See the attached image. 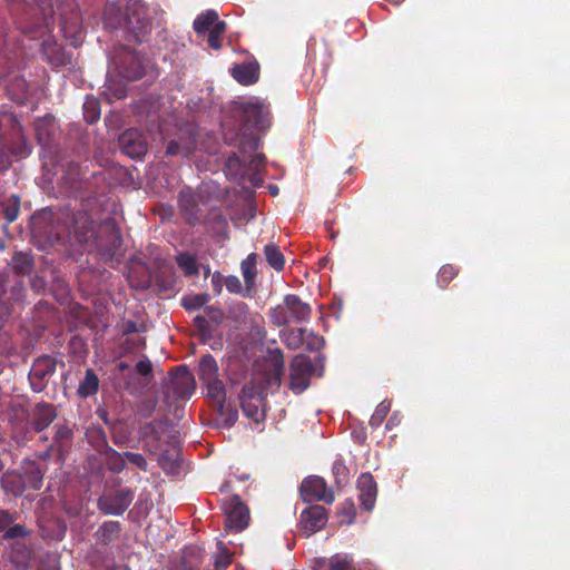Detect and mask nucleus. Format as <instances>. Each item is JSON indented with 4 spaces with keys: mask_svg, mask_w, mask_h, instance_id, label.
Masks as SVG:
<instances>
[{
    "mask_svg": "<svg viewBox=\"0 0 570 570\" xmlns=\"http://www.w3.org/2000/svg\"><path fill=\"white\" fill-rule=\"evenodd\" d=\"M60 215L43 208L31 216V236L39 249L63 245L66 232L72 234L80 245H92L96 249H119L122 244L120 229L114 219L99 225L86 213H72L68 227L59 224Z\"/></svg>",
    "mask_w": 570,
    "mask_h": 570,
    "instance_id": "f257e3e1",
    "label": "nucleus"
},
{
    "mask_svg": "<svg viewBox=\"0 0 570 570\" xmlns=\"http://www.w3.org/2000/svg\"><path fill=\"white\" fill-rule=\"evenodd\" d=\"M273 370L268 373H255L250 383L246 384L239 395L244 414L254 422H261L265 416L264 395L267 390L281 385L284 358L279 348L271 351Z\"/></svg>",
    "mask_w": 570,
    "mask_h": 570,
    "instance_id": "f03ea898",
    "label": "nucleus"
},
{
    "mask_svg": "<svg viewBox=\"0 0 570 570\" xmlns=\"http://www.w3.org/2000/svg\"><path fill=\"white\" fill-rule=\"evenodd\" d=\"M259 140L255 136H243L239 141V155H230L225 163V174L228 179L239 185L249 183L252 187L263 184L265 155L256 154Z\"/></svg>",
    "mask_w": 570,
    "mask_h": 570,
    "instance_id": "7ed1b4c3",
    "label": "nucleus"
},
{
    "mask_svg": "<svg viewBox=\"0 0 570 570\" xmlns=\"http://www.w3.org/2000/svg\"><path fill=\"white\" fill-rule=\"evenodd\" d=\"M147 7L141 0H129L124 22V31L129 41L141 43L151 32Z\"/></svg>",
    "mask_w": 570,
    "mask_h": 570,
    "instance_id": "20e7f679",
    "label": "nucleus"
},
{
    "mask_svg": "<svg viewBox=\"0 0 570 570\" xmlns=\"http://www.w3.org/2000/svg\"><path fill=\"white\" fill-rule=\"evenodd\" d=\"M199 379L206 389V395L209 397L217 410L223 414L226 401L225 385L218 377V366L212 355H205L199 363Z\"/></svg>",
    "mask_w": 570,
    "mask_h": 570,
    "instance_id": "39448f33",
    "label": "nucleus"
},
{
    "mask_svg": "<svg viewBox=\"0 0 570 570\" xmlns=\"http://www.w3.org/2000/svg\"><path fill=\"white\" fill-rule=\"evenodd\" d=\"M309 314L311 308L306 303H303L296 295H287L283 304L272 309L271 317L276 325L282 326L306 322Z\"/></svg>",
    "mask_w": 570,
    "mask_h": 570,
    "instance_id": "423d86ee",
    "label": "nucleus"
},
{
    "mask_svg": "<svg viewBox=\"0 0 570 570\" xmlns=\"http://www.w3.org/2000/svg\"><path fill=\"white\" fill-rule=\"evenodd\" d=\"M111 62L124 79L134 81L145 76V66L139 53L124 45L115 49Z\"/></svg>",
    "mask_w": 570,
    "mask_h": 570,
    "instance_id": "0eeeda50",
    "label": "nucleus"
},
{
    "mask_svg": "<svg viewBox=\"0 0 570 570\" xmlns=\"http://www.w3.org/2000/svg\"><path fill=\"white\" fill-rule=\"evenodd\" d=\"M315 374L321 375V372L317 371L308 356H295L291 365V389L295 393H302L309 385L311 376Z\"/></svg>",
    "mask_w": 570,
    "mask_h": 570,
    "instance_id": "6e6552de",
    "label": "nucleus"
},
{
    "mask_svg": "<svg viewBox=\"0 0 570 570\" xmlns=\"http://www.w3.org/2000/svg\"><path fill=\"white\" fill-rule=\"evenodd\" d=\"M223 510L226 517V528L239 532L249 524L250 514L247 505L238 495H233L223 503Z\"/></svg>",
    "mask_w": 570,
    "mask_h": 570,
    "instance_id": "1a4fd4ad",
    "label": "nucleus"
},
{
    "mask_svg": "<svg viewBox=\"0 0 570 570\" xmlns=\"http://www.w3.org/2000/svg\"><path fill=\"white\" fill-rule=\"evenodd\" d=\"M63 181L69 186L72 195H96L92 190V181L83 173L78 163H68L63 176Z\"/></svg>",
    "mask_w": 570,
    "mask_h": 570,
    "instance_id": "9d476101",
    "label": "nucleus"
},
{
    "mask_svg": "<svg viewBox=\"0 0 570 570\" xmlns=\"http://www.w3.org/2000/svg\"><path fill=\"white\" fill-rule=\"evenodd\" d=\"M119 148L130 158L140 159L147 153V139L137 128L125 130L118 138Z\"/></svg>",
    "mask_w": 570,
    "mask_h": 570,
    "instance_id": "9b49d317",
    "label": "nucleus"
},
{
    "mask_svg": "<svg viewBox=\"0 0 570 570\" xmlns=\"http://www.w3.org/2000/svg\"><path fill=\"white\" fill-rule=\"evenodd\" d=\"M301 495L307 502L324 501L325 503H332L334 501V493L327 489L325 481L316 475L303 480Z\"/></svg>",
    "mask_w": 570,
    "mask_h": 570,
    "instance_id": "f8f14e48",
    "label": "nucleus"
},
{
    "mask_svg": "<svg viewBox=\"0 0 570 570\" xmlns=\"http://www.w3.org/2000/svg\"><path fill=\"white\" fill-rule=\"evenodd\" d=\"M132 493L128 489H121L106 494L99 499V508L107 514L120 515L132 501Z\"/></svg>",
    "mask_w": 570,
    "mask_h": 570,
    "instance_id": "ddd939ff",
    "label": "nucleus"
},
{
    "mask_svg": "<svg viewBox=\"0 0 570 570\" xmlns=\"http://www.w3.org/2000/svg\"><path fill=\"white\" fill-rule=\"evenodd\" d=\"M230 75L242 86H250L259 80L261 66L256 59L250 58L233 65Z\"/></svg>",
    "mask_w": 570,
    "mask_h": 570,
    "instance_id": "4468645a",
    "label": "nucleus"
},
{
    "mask_svg": "<svg viewBox=\"0 0 570 570\" xmlns=\"http://www.w3.org/2000/svg\"><path fill=\"white\" fill-rule=\"evenodd\" d=\"M326 510L321 505H313L301 513V528L306 535H311L326 524Z\"/></svg>",
    "mask_w": 570,
    "mask_h": 570,
    "instance_id": "2eb2a0df",
    "label": "nucleus"
},
{
    "mask_svg": "<svg viewBox=\"0 0 570 570\" xmlns=\"http://www.w3.org/2000/svg\"><path fill=\"white\" fill-rule=\"evenodd\" d=\"M7 119L10 121L12 134V141L8 147L10 154L18 158L28 157L32 151V146L22 134V127L20 122L16 117H7Z\"/></svg>",
    "mask_w": 570,
    "mask_h": 570,
    "instance_id": "dca6fc26",
    "label": "nucleus"
},
{
    "mask_svg": "<svg viewBox=\"0 0 570 570\" xmlns=\"http://www.w3.org/2000/svg\"><path fill=\"white\" fill-rule=\"evenodd\" d=\"M179 208L183 217L189 224L194 225L202 222L203 210L199 207V196L190 191H180Z\"/></svg>",
    "mask_w": 570,
    "mask_h": 570,
    "instance_id": "f3484780",
    "label": "nucleus"
},
{
    "mask_svg": "<svg viewBox=\"0 0 570 570\" xmlns=\"http://www.w3.org/2000/svg\"><path fill=\"white\" fill-rule=\"evenodd\" d=\"M358 499L365 510H372L377 494L376 483L370 473H363L357 479Z\"/></svg>",
    "mask_w": 570,
    "mask_h": 570,
    "instance_id": "a211bd4d",
    "label": "nucleus"
},
{
    "mask_svg": "<svg viewBox=\"0 0 570 570\" xmlns=\"http://www.w3.org/2000/svg\"><path fill=\"white\" fill-rule=\"evenodd\" d=\"M171 385L179 397H189L195 390V380L185 366H179L173 374Z\"/></svg>",
    "mask_w": 570,
    "mask_h": 570,
    "instance_id": "6ab92c4d",
    "label": "nucleus"
},
{
    "mask_svg": "<svg viewBox=\"0 0 570 570\" xmlns=\"http://www.w3.org/2000/svg\"><path fill=\"white\" fill-rule=\"evenodd\" d=\"M55 366L50 358H39L31 367L29 379L35 391H41L42 384L37 383L36 380L41 381L47 375L52 374Z\"/></svg>",
    "mask_w": 570,
    "mask_h": 570,
    "instance_id": "aec40b11",
    "label": "nucleus"
},
{
    "mask_svg": "<svg viewBox=\"0 0 570 570\" xmlns=\"http://www.w3.org/2000/svg\"><path fill=\"white\" fill-rule=\"evenodd\" d=\"M219 16L216 10L208 9L199 13L194 20V31L199 36L208 32L214 28L215 23L219 22Z\"/></svg>",
    "mask_w": 570,
    "mask_h": 570,
    "instance_id": "412c9836",
    "label": "nucleus"
},
{
    "mask_svg": "<svg viewBox=\"0 0 570 570\" xmlns=\"http://www.w3.org/2000/svg\"><path fill=\"white\" fill-rule=\"evenodd\" d=\"M205 225L207 227V230L210 232L212 235L222 238L226 237L228 224L226 218L220 214L219 210H210L205 220Z\"/></svg>",
    "mask_w": 570,
    "mask_h": 570,
    "instance_id": "4be33fe9",
    "label": "nucleus"
},
{
    "mask_svg": "<svg viewBox=\"0 0 570 570\" xmlns=\"http://www.w3.org/2000/svg\"><path fill=\"white\" fill-rule=\"evenodd\" d=\"M2 488L8 494H12L14 497L21 495L24 491V480L23 476L16 472L4 473L1 478Z\"/></svg>",
    "mask_w": 570,
    "mask_h": 570,
    "instance_id": "5701e85b",
    "label": "nucleus"
},
{
    "mask_svg": "<svg viewBox=\"0 0 570 570\" xmlns=\"http://www.w3.org/2000/svg\"><path fill=\"white\" fill-rule=\"evenodd\" d=\"M42 53L46 56L47 61L53 66H63L66 63L63 49L56 42L45 41L42 43Z\"/></svg>",
    "mask_w": 570,
    "mask_h": 570,
    "instance_id": "b1692460",
    "label": "nucleus"
},
{
    "mask_svg": "<svg viewBox=\"0 0 570 570\" xmlns=\"http://www.w3.org/2000/svg\"><path fill=\"white\" fill-rule=\"evenodd\" d=\"M83 118L88 124H95L100 118L99 100L92 96H87L83 102Z\"/></svg>",
    "mask_w": 570,
    "mask_h": 570,
    "instance_id": "393cba45",
    "label": "nucleus"
},
{
    "mask_svg": "<svg viewBox=\"0 0 570 570\" xmlns=\"http://www.w3.org/2000/svg\"><path fill=\"white\" fill-rule=\"evenodd\" d=\"M242 273L247 287L250 289L254 286L255 277L257 274L256 269V254L252 253L242 263Z\"/></svg>",
    "mask_w": 570,
    "mask_h": 570,
    "instance_id": "a878e982",
    "label": "nucleus"
},
{
    "mask_svg": "<svg viewBox=\"0 0 570 570\" xmlns=\"http://www.w3.org/2000/svg\"><path fill=\"white\" fill-rule=\"evenodd\" d=\"M98 384H99V381H98L97 375L94 373V371L87 370L85 379L79 385L78 393L85 397L92 395L94 393L97 392Z\"/></svg>",
    "mask_w": 570,
    "mask_h": 570,
    "instance_id": "bb28decb",
    "label": "nucleus"
},
{
    "mask_svg": "<svg viewBox=\"0 0 570 570\" xmlns=\"http://www.w3.org/2000/svg\"><path fill=\"white\" fill-rule=\"evenodd\" d=\"M227 29V23L225 21H219L215 23L214 28L208 31L207 43L208 47L214 50H219L222 48V36L225 33Z\"/></svg>",
    "mask_w": 570,
    "mask_h": 570,
    "instance_id": "cd10ccee",
    "label": "nucleus"
},
{
    "mask_svg": "<svg viewBox=\"0 0 570 570\" xmlns=\"http://www.w3.org/2000/svg\"><path fill=\"white\" fill-rule=\"evenodd\" d=\"M11 266L18 273H29L32 266V258L29 252H14V255L11 259Z\"/></svg>",
    "mask_w": 570,
    "mask_h": 570,
    "instance_id": "c85d7f7f",
    "label": "nucleus"
},
{
    "mask_svg": "<svg viewBox=\"0 0 570 570\" xmlns=\"http://www.w3.org/2000/svg\"><path fill=\"white\" fill-rule=\"evenodd\" d=\"M284 342L292 350L303 347L305 342V330L296 328L287 331L284 334Z\"/></svg>",
    "mask_w": 570,
    "mask_h": 570,
    "instance_id": "c756f323",
    "label": "nucleus"
},
{
    "mask_svg": "<svg viewBox=\"0 0 570 570\" xmlns=\"http://www.w3.org/2000/svg\"><path fill=\"white\" fill-rule=\"evenodd\" d=\"M22 476L24 480V489L27 487L31 489H39L42 483V474L35 464H30Z\"/></svg>",
    "mask_w": 570,
    "mask_h": 570,
    "instance_id": "7c9ffc66",
    "label": "nucleus"
},
{
    "mask_svg": "<svg viewBox=\"0 0 570 570\" xmlns=\"http://www.w3.org/2000/svg\"><path fill=\"white\" fill-rule=\"evenodd\" d=\"M20 212V199L18 196H11L3 204V215L8 223H12L17 219Z\"/></svg>",
    "mask_w": 570,
    "mask_h": 570,
    "instance_id": "2f4dec72",
    "label": "nucleus"
},
{
    "mask_svg": "<svg viewBox=\"0 0 570 570\" xmlns=\"http://www.w3.org/2000/svg\"><path fill=\"white\" fill-rule=\"evenodd\" d=\"M178 265L185 271L186 274H196L198 272L197 264L191 252H183L177 256Z\"/></svg>",
    "mask_w": 570,
    "mask_h": 570,
    "instance_id": "473e14b6",
    "label": "nucleus"
},
{
    "mask_svg": "<svg viewBox=\"0 0 570 570\" xmlns=\"http://www.w3.org/2000/svg\"><path fill=\"white\" fill-rule=\"evenodd\" d=\"M330 570H354L352 557L334 554L330 560Z\"/></svg>",
    "mask_w": 570,
    "mask_h": 570,
    "instance_id": "72a5a7b5",
    "label": "nucleus"
},
{
    "mask_svg": "<svg viewBox=\"0 0 570 570\" xmlns=\"http://www.w3.org/2000/svg\"><path fill=\"white\" fill-rule=\"evenodd\" d=\"M390 411V404L386 402H381L374 413L372 414L370 419V424L372 426H380L383 420L386 417L387 413Z\"/></svg>",
    "mask_w": 570,
    "mask_h": 570,
    "instance_id": "f704fd0d",
    "label": "nucleus"
},
{
    "mask_svg": "<svg viewBox=\"0 0 570 570\" xmlns=\"http://www.w3.org/2000/svg\"><path fill=\"white\" fill-rule=\"evenodd\" d=\"M167 156H188L190 148L187 145H181L177 140H170L166 147Z\"/></svg>",
    "mask_w": 570,
    "mask_h": 570,
    "instance_id": "c9c22d12",
    "label": "nucleus"
},
{
    "mask_svg": "<svg viewBox=\"0 0 570 570\" xmlns=\"http://www.w3.org/2000/svg\"><path fill=\"white\" fill-rule=\"evenodd\" d=\"M324 346V340L323 337L311 333H307L305 330V342L304 346L309 351H318Z\"/></svg>",
    "mask_w": 570,
    "mask_h": 570,
    "instance_id": "e433bc0d",
    "label": "nucleus"
},
{
    "mask_svg": "<svg viewBox=\"0 0 570 570\" xmlns=\"http://www.w3.org/2000/svg\"><path fill=\"white\" fill-rule=\"evenodd\" d=\"M230 563V554L225 548H220L215 556L214 566L215 570H225Z\"/></svg>",
    "mask_w": 570,
    "mask_h": 570,
    "instance_id": "4c0bfd02",
    "label": "nucleus"
},
{
    "mask_svg": "<svg viewBox=\"0 0 570 570\" xmlns=\"http://www.w3.org/2000/svg\"><path fill=\"white\" fill-rule=\"evenodd\" d=\"M455 274H456V271L453 266H451V265L442 266L439 272V275H438V281H439L440 285L446 286L453 279Z\"/></svg>",
    "mask_w": 570,
    "mask_h": 570,
    "instance_id": "58836bf2",
    "label": "nucleus"
},
{
    "mask_svg": "<svg viewBox=\"0 0 570 570\" xmlns=\"http://www.w3.org/2000/svg\"><path fill=\"white\" fill-rule=\"evenodd\" d=\"M266 259L276 271H281L284 267L285 258L282 252H266Z\"/></svg>",
    "mask_w": 570,
    "mask_h": 570,
    "instance_id": "ea45409f",
    "label": "nucleus"
},
{
    "mask_svg": "<svg viewBox=\"0 0 570 570\" xmlns=\"http://www.w3.org/2000/svg\"><path fill=\"white\" fill-rule=\"evenodd\" d=\"M108 465L112 471L119 472L125 465V461L121 454L116 451L108 452Z\"/></svg>",
    "mask_w": 570,
    "mask_h": 570,
    "instance_id": "a19ab883",
    "label": "nucleus"
},
{
    "mask_svg": "<svg viewBox=\"0 0 570 570\" xmlns=\"http://www.w3.org/2000/svg\"><path fill=\"white\" fill-rule=\"evenodd\" d=\"M225 286H226L227 291L232 294H243V292H244L242 282L239 281L238 277L233 276V275L227 276L225 278Z\"/></svg>",
    "mask_w": 570,
    "mask_h": 570,
    "instance_id": "79ce46f5",
    "label": "nucleus"
},
{
    "mask_svg": "<svg viewBox=\"0 0 570 570\" xmlns=\"http://www.w3.org/2000/svg\"><path fill=\"white\" fill-rule=\"evenodd\" d=\"M333 473L336 476V481L338 483H342L346 481L348 471L345 464L342 461L337 460L333 464Z\"/></svg>",
    "mask_w": 570,
    "mask_h": 570,
    "instance_id": "37998d69",
    "label": "nucleus"
},
{
    "mask_svg": "<svg viewBox=\"0 0 570 570\" xmlns=\"http://www.w3.org/2000/svg\"><path fill=\"white\" fill-rule=\"evenodd\" d=\"M205 303H206V296H203V295L186 297L183 301V305L187 309L198 308V307L203 306Z\"/></svg>",
    "mask_w": 570,
    "mask_h": 570,
    "instance_id": "c03bdc74",
    "label": "nucleus"
},
{
    "mask_svg": "<svg viewBox=\"0 0 570 570\" xmlns=\"http://www.w3.org/2000/svg\"><path fill=\"white\" fill-rule=\"evenodd\" d=\"M124 455L127 458V460L131 464L136 465L138 469H140V470H146L147 469V461H146V459L141 454L126 452Z\"/></svg>",
    "mask_w": 570,
    "mask_h": 570,
    "instance_id": "a18cd8bd",
    "label": "nucleus"
},
{
    "mask_svg": "<svg viewBox=\"0 0 570 570\" xmlns=\"http://www.w3.org/2000/svg\"><path fill=\"white\" fill-rule=\"evenodd\" d=\"M42 411L45 413V419L37 422L36 426L38 430L45 429L55 419V413L51 406L46 405L43 406Z\"/></svg>",
    "mask_w": 570,
    "mask_h": 570,
    "instance_id": "49530a36",
    "label": "nucleus"
},
{
    "mask_svg": "<svg viewBox=\"0 0 570 570\" xmlns=\"http://www.w3.org/2000/svg\"><path fill=\"white\" fill-rule=\"evenodd\" d=\"M219 415H220V419L224 420V424L227 425V426H230L233 425L236 421H237V417H238V413L236 410H227L225 411V409L223 410V414L218 411Z\"/></svg>",
    "mask_w": 570,
    "mask_h": 570,
    "instance_id": "de8ad7c7",
    "label": "nucleus"
},
{
    "mask_svg": "<svg viewBox=\"0 0 570 570\" xmlns=\"http://www.w3.org/2000/svg\"><path fill=\"white\" fill-rule=\"evenodd\" d=\"M100 531L105 534H108L109 538L114 534H117L119 532V522L117 521H108V522H105L101 528H100Z\"/></svg>",
    "mask_w": 570,
    "mask_h": 570,
    "instance_id": "09e8293b",
    "label": "nucleus"
},
{
    "mask_svg": "<svg viewBox=\"0 0 570 570\" xmlns=\"http://www.w3.org/2000/svg\"><path fill=\"white\" fill-rule=\"evenodd\" d=\"M244 112L246 116H259L262 112V106L256 102H247L244 105Z\"/></svg>",
    "mask_w": 570,
    "mask_h": 570,
    "instance_id": "8fccbe9b",
    "label": "nucleus"
},
{
    "mask_svg": "<svg viewBox=\"0 0 570 570\" xmlns=\"http://www.w3.org/2000/svg\"><path fill=\"white\" fill-rule=\"evenodd\" d=\"M136 368L139 374L146 376V375L150 374L153 366H151L150 361L146 358V360L139 361L136 365Z\"/></svg>",
    "mask_w": 570,
    "mask_h": 570,
    "instance_id": "3c124183",
    "label": "nucleus"
},
{
    "mask_svg": "<svg viewBox=\"0 0 570 570\" xmlns=\"http://www.w3.org/2000/svg\"><path fill=\"white\" fill-rule=\"evenodd\" d=\"M24 528L21 525L11 527L4 534L6 538H17L24 535Z\"/></svg>",
    "mask_w": 570,
    "mask_h": 570,
    "instance_id": "603ef678",
    "label": "nucleus"
},
{
    "mask_svg": "<svg viewBox=\"0 0 570 570\" xmlns=\"http://www.w3.org/2000/svg\"><path fill=\"white\" fill-rule=\"evenodd\" d=\"M49 132H45L43 128L41 126H38L37 127V138H38V141L42 145H47L49 144Z\"/></svg>",
    "mask_w": 570,
    "mask_h": 570,
    "instance_id": "864d4df0",
    "label": "nucleus"
},
{
    "mask_svg": "<svg viewBox=\"0 0 570 570\" xmlns=\"http://www.w3.org/2000/svg\"><path fill=\"white\" fill-rule=\"evenodd\" d=\"M209 315H210V318L216 323H218L223 320V313L220 309H210Z\"/></svg>",
    "mask_w": 570,
    "mask_h": 570,
    "instance_id": "5fc2aeb1",
    "label": "nucleus"
},
{
    "mask_svg": "<svg viewBox=\"0 0 570 570\" xmlns=\"http://www.w3.org/2000/svg\"><path fill=\"white\" fill-rule=\"evenodd\" d=\"M81 37H82V32L80 30L76 31L70 43L73 47H78L81 43Z\"/></svg>",
    "mask_w": 570,
    "mask_h": 570,
    "instance_id": "6e6d98bb",
    "label": "nucleus"
},
{
    "mask_svg": "<svg viewBox=\"0 0 570 570\" xmlns=\"http://www.w3.org/2000/svg\"><path fill=\"white\" fill-rule=\"evenodd\" d=\"M222 282V275L220 274H214L213 275V278H212V283L213 285L217 288V292H219L220 289L218 288L219 284Z\"/></svg>",
    "mask_w": 570,
    "mask_h": 570,
    "instance_id": "4d7b16f0",
    "label": "nucleus"
},
{
    "mask_svg": "<svg viewBox=\"0 0 570 570\" xmlns=\"http://www.w3.org/2000/svg\"><path fill=\"white\" fill-rule=\"evenodd\" d=\"M326 561L325 559L318 560L316 564L313 567V570H325Z\"/></svg>",
    "mask_w": 570,
    "mask_h": 570,
    "instance_id": "13d9d810",
    "label": "nucleus"
},
{
    "mask_svg": "<svg viewBox=\"0 0 570 570\" xmlns=\"http://www.w3.org/2000/svg\"><path fill=\"white\" fill-rule=\"evenodd\" d=\"M278 187L276 185H269L268 186V191L272 196H276L278 194Z\"/></svg>",
    "mask_w": 570,
    "mask_h": 570,
    "instance_id": "bf43d9fd",
    "label": "nucleus"
},
{
    "mask_svg": "<svg viewBox=\"0 0 570 570\" xmlns=\"http://www.w3.org/2000/svg\"><path fill=\"white\" fill-rule=\"evenodd\" d=\"M195 322L198 324L199 327H204V324L206 322L205 317L204 316H196L195 317Z\"/></svg>",
    "mask_w": 570,
    "mask_h": 570,
    "instance_id": "052dcab7",
    "label": "nucleus"
},
{
    "mask_svg": "<svg viewBox=\"0 0 570 570\" xmlns=\"http://www.w3.org/2000/svg\"><path fill=\"white\" fill-rule=\"evenodd\" d=\"M397 423H399V421L396 420V417H395V416H392V417L389 420V422L386 423V428H387V429H390V428H392V426L396 425Z\"/></svg>",
    "mask_w": 570,
    "mask_h": 570,
    "instance_id": "680f3d73",
    "label": "nucleus"
},
{
    "mask_svg": "<svg viewBox=\"0 0 570 570\" xmlns=\"http://www.w3.org/2000/svg\"><path fill=\"white\" fill-rule=\"evenodd\" d=\"M248 210H249V216H248L247 220H250L255 217V208L250 203L248 205Z\"/></svg>",
    "mask_w": 570,
    "mask_h": 570,
    "instance_id": "e2e57ef3",
    "label": "nucleus"
},
{
    "mask_svg": "<svg viewBox=\"0 0 570 570\" xmlns=\"http://www.w3.org/2000/svg\"><path fill=\"white\" fill-rule=\"evenodd\" d=\"M0 518L3 519V521H10V515L6 511H0Z\"/></svg>",
    "mask_w": 570,
    "mask_h": 570,
    "instance_id": "0e129e2a",
    "label": "nucleus"
},
{
    "mask_svg": "<svg viewBox=\"0 0 570 570\" xmlns=\"http://www.w3.org/2000/svg\"><path fill=\"white\" fill-rule=\"evenodd\" d=\"M264 249H266V250H269V249H277V247H276L275 245H266V246L264 247Z\"/></svg>",
    "mask_w": 570,
    "mask_h": 570,
    "instance_id": "69168bd1",
    "label": "nucleus"
}]
</instances>
